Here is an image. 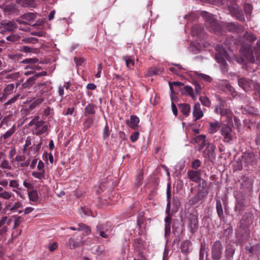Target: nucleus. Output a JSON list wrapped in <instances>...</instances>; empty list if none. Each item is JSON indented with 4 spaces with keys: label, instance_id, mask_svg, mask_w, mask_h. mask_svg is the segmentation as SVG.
<instances>
[{
    "label": "nucleus",
    "instance_id": "obj_10",
    "mask_svg": "<svg viewBox=\"0 0 260 260\" xmlns=\"http://www.w3.org/2000/svg\"><path fill=\"white\" fill-rule=\"evenodd\" d=\"M236 252V245L230 241L225 246L224 257L226 260H233Z\"/></svg>",
    "mask_w": 260,
    "mask_h": 260
},
{
    "label": "nucleus",
    "instance_id": "obj_40",
    "mask_svg": "<svg viewBox=\"0 0 260 260\" xmlns=\"http://www.w3.org/2000/svg\"><path fill=\"white\" fill-rule=\"evenodd\" d=\"M79 212L82 217H83L82 213L85 216H93L91 210L85 207H81L79 209Z\"/></svg>",
    "mask_w": 260,
    "mask_h": 260
},
{
    "label": "nucleus",
    "instance_id": "obj_47",
    "mask_svg": "<svg viewBox=\"0 0 260 260\" xmlns=\"http://www.w3.org/2000/svg\"><path fill=\"white\" fill-rule=\"evenodd\" d=\"M162 72H163V69L160 68L154 69L151 68L148 71V74L150 76L153 75H156L160 74Z\"/></svg>",
    "mask_w": 260,
    "mask_h": 260
},
{
    "label": "nucleus",
    "instance_id": "obj_2",
    "mask_svg": "<svg viewBox=\"0 0 260 260\" xmlns=\"http://www.w3.org/2000/svg\"><path fill=\"white\" fill-rule=\"evenodd\" d=\"M215 49L216 51L215 53L216 60L220 64L222 70L223 72H226L228 71V64L225 59L230 60V55L221 45H216L215 46Z\"/></svg>",
    "mask_w": 260,
    "mask_h": 260
},
{
    "label": "nucleus",
    "instance_id": "obj_38",
    "mask_svg": "<svg viewBox=\"0 0 260 260\" xmlns=\"http://www.w3.org/2000/svg\"><path fill=\"white\" fill-rule=\"evenodd\" d=\"M28 198L30 201L32 202H37L38 200V192L36 190H33L28 193Z\"/></svg>",
    "mask_w": 260,
    "mask_h": 260
},
{
    "label": "nucleus",
    "instance_id": "obj_62",
    "mask_svg": "<svg viewBox=\"0 0 260 260\" xmlns=\"http://www.w3.org/2000/svg\"><path fill=\"white\" fill-rule=\"evenodd\" d=\"M20 37L16 35H11L6 37L7 40L10 42H16L19 40Z\"/></svg>",
    "mask_w": 260,
    "mask_h": 260
},
{
    "label": "nucleus",
    "instance_id": "obj_54",
    "mask_svg": "<svg viewBox=\"0 0 260 260\" xmlns=\"http://www.w3.org/2000/svg\"><path fill=\"white\" fill-rule=\"evenodd\" d=\"M200 100L204 106H206L207 107H209L210 106L211 102L207 97L201 96L200 98Z\"/></svg>",
    "mask_w": 260,
    "mask_h": 260
},
{
    "label": "nucleus",
    "instance_id": "obj_21",
    "mask_svg": "<svg viewBox=\"0 0 260 260\" xmlns=\"http://www.w3.org/2000/svg\"><path fill=\"white\" fill-rule=\"evenodd\" d=\"M39 59L37 58H26L20 61L21 63L28 64L25 67V69H35L37 66L35 63L38 62Z\"/></svg>",
    "mask_w": 260,
    "mask_h": 260
},
{
    "label": "nucleus",
    "instance_id": "obj_27",
    "mask_svg": "<svg viewBox=\"0 0 260 260\" xmlns=\"http://www.w3.org/2000/svg\"><path fill=\"white\" fill-rule=\"evenodd\" d=\"M96 109V106L94 105L88 104L85 107L84 110V115L88 116L89 115L95 113Z\"/></svg>",
    "mask_w": 260,
    "mask_h": 260
},
{
    "label": "nucleus",
    "instance_id": "obj_26",
    "mask_svg": "<svg viewBox=\"0 0 260 260\" xmlns=\"http://www.w3.org/2000/svg\"><path fill=\"white\" fill-rule=\"evenodd\" d=\"M39 117L38 116H36L32 119L29 123V126H34V129H38L42 126L44 124V122L43 120H39Z\"/></svg>",
    "mask_w": 260,
    "mask_h": 260
},
{
    "label": "nucleus",
    "instance_id": "obj_57",
    "mask_svg": "<svg viewBox=\"0 0 260 260\" xmlns=\"http://www.w3.org/2000/svg\"><path fill=\"white\" fill-rule=\"evenodd\" d=\"M23 220V218L21 216H16L14 220V225L13 230H15L20 224Z\"/></svg>",
    "mask_w": 260,
    "mask_h": 260
},
{
    "label": "nucleus",
    "instance_id": "obj_20",
    "mask_svg": "<svg viewBox=\"0 0 260 260\" xmlns=\"http://www.w3.org/2000/svg\"><path fill=\"white\" fill-rule=\"evenodd\" d=\"M187 175L188 178L193 182L199 183L201 180L200 170H189L187 172Z\"/></svg>",
    "mask_w": 260,
    "mask_h": 260
},
{
    "label": "nucleus",
    "instance_id": "obj_56",
    "mask_svg": "<svg viewBox=\"0 0 260 260\" xmlns=\"http://www.w3.org/2000/svg\"><path fill=\"white\" fill-rule=\"evenodd\" d=\"M205 244L204 243H201L200 250V260L204 259V254L205 253H207L205 251ZM206 254L207 255V253H206Z\"/></svg>",
    "mask_w": 260,
    "mask_h": 260
},
{
    "label": "nucleus",
    "instance_id": "obj_49",
    "mask_svg": "<svg viewBox=\"0 0 260 260\" xmlns=\"http://www.w3.org/2000/svg\"><path fill=\"white\" fill-rule=\"evenodd\" d=\"M22 4L24 7L35 8L36 4L34 0H22Z\"/></svg>",
    "mask_w": 260,
    "mask_h": 260
},
{
    "label": "nucleus",
    "instance_id": "obj_58",
    "mask_svg": "<svg viewBox=\"0 0 260 260\" xmlns=\"http://www.w3.org/2000/svg\"><path fill=\"white\" fill-rule=\"evenodd\" d=\"M109 233L110 232L108 228H106L105 231H100L99 232L100 236L106 239H108L109 238Z\"/></svg>",
    "mask_w": 260,
    "mask_h": 260
},
{
    "label": "nucleus",
    "instance_id": "obj_6",
    "mask_svg": "<svg viewBox=\"0 0 260 260\" xmlns=\"http://www.w3.org/2000/svg\"><path fill=\"white\" fill-rule=\"evenodd\" d=\"M84 235L83 233L75 234L69 240L68 245L70 249H74L77 247H79L84 244L83 237Z\"/></svg>",
    "mask_w": 260,
    "mask_h": 260
},
{
    "label": "nucleus",
    "instance_id": "obj_31",
    "mask_svg": "<svg viewBox=\"0 0 260 260\" xmlns=\"http://www.w3.org/2000/svg\"><path fill=\"white\" fill-rule=\"evenodd\" d=\"M190 245L191 242L188 240L182 242L181 245V252L184 254H188L189 253V247Z\"/></svg>",
    "mask_w": 260,
    "mask_h": 260
},
{
    "label": "nucleus",
    "instance_id": "obj_39",
    "mask_svg": "<svg viewBox=\"0 0 260 260\" xmlns=\"http://www.w3.org/2000/svg\"><path fill=\"white\" fill-rule=\"evenodd\" d=\"M165 232L167 233L170 232L171 230V215H167L165 219Z\"/></svg>",
    "mask_w": 260,
    "mask_h": 260
},
{
    "label": "nucleus",
    "instance_id": "obj_55",
    "mask_svg": "<svg viewBox=\"0 0 260 260\" xmlns=\"http://www.w3.org/2000/svg\"><path fill=\"white\" fill-rule=\"evenodd\" d=\"M22 54L20 53L10 54L9 55V58L13 60L14 61H19L22 58Z\"/></svg>",
    "mask_w": 260,
    "mask_h": 260
},
{
    "label": "nucleus",
    "instance_id": "obj_61",
    "mask_svg": "<svg viewBox=\"0 0 260 260\" xmlns=\"http://www.w3.org/2000/svg\"><path fill=\"white\" fill-rule=\"evenodd\" d=\"M33 50H34L33 48H32L30 47L27 46H22L19 49L20 51L23 52L24 53L32 52Z\"/></svg>",
    "mask_w": 260,
    "mask_h": 260
},
{
    "label": "nucleus",
    "instance_id": "obj_16",
    "mask_svg": "<svg viewBox=\"0 0 260 260\" xmlns=\"http://www.w3.org/2000/svg\"><path fill=\"white\" fill-rule=\"evenodd\" d=\"M232 128L227 125H225L221 128V134L224 138V141L230 142L232 140Z\"/></svg>",
    "mask_w": 260,
    "mask_h": 260
},
{
    "label": "nucleus",
    "instance_id": "obj_53",
    "mask_svg": "<svg viewBox=\"0 0 260 260\" xmlns=\"http://www.w3.org/2000/svg\"><path fill=\"white\" fill-rule=\"evenodd\" d=\"M252 9L253 7L250 4H246L244 6V12L247 16H250L251 15Z\"/></svg>",
    "mask_w": 260,
    "mask_h": 260
},
{
    "label": "nucleus",
    "instance_id": "obj_18",
    "mask_svg": "<svg viewBox=\"0 0 260 260\" xmlns=\"http://www.w3.org/2000/svg\"><path fill=\"white\" fill-rule=\"evenodd\" d=\"M256 37L252 32L246 31L243 36V44L249 45L251 46L253 42L256 40Z\"/></svg>",
    "mask_w": 260,
    "mask_h": 260
},
{
    "label": "nucleus",
    "instance_id": "obj_43",
    "mask_svg": "<svg viewBox=\"0 0 260 260\" xmlns=\"http://www.w3.org/2000/svg\"><path fill=\"white\" fill-rule=\"evenodd\" d=\"M45 171H34L32 173V176L36 178L41 180L45 178Z\"/></svg>",
    "mask_w": 260,
    "mask_h": 260
},
{
    "label": "nucleus",
    "instance_id": "obj_5",
    "mask_svg": "<svg viewBox=\"0 0 260 260\" xmlns=\"http://www.w3.org/2000/svg\"><path fill=\"white\" fill-rule=\"evenodd\" d=\"M241 54L250 62L256 63H259L260 62H258L255 58V54L254 53V50L253 51L251 48V46L249 45L246 44L244 43L243 44L241 48Z\"/></svg>",
    "mask_w": 260,
    "mask_h": 260
},
{
    "label": "nucleus",
    "instance_id": "obj_48",
    "mask_svg": "<svg viewBox=\"0 0 260 260\" xmlns=\"http://www.w3.org/2000/svg\"><path fill=\"white\" fill-rule=\"evenodd\" d=\"M47 129H48L47 125H44V124L40 128H38V129H35L36 130V131L35 132V134L37 136H39V135H42L47 132Z\"/></svg>",
    "mask_w": 260,
    "mask_h": 260
},
{
    "label": "nucleus",
    "instance_id": "obj_28",
    "mask_svg": "<svg viewBox=\"0 0 260 260\" xmlns=\"http://www.w3.org/2000/svg\"><path fill=\"white\" fill-rule=\"evenodd\" d=\"M179 108L181 113L185 116H187L189 115L190 110V107L188 104H180L178 105Z\"/></svg>",
    "mask_w": 260,
    "mask_h": 260
},
{
    "label": "nucleus",
    "instance_id": "obj_32",
    "mask_svg": "<svg viewBox=\"0 0 260 260\" xmlns=\"http://www.w3.org/2000/svg\"><path fill=\"white\" fill-rule=\"evenodd\" d=\"M199 184L198 185V190H202L204 192H207V194L209 193V187L208 186L207 182L204 179H202L199 181Z\"/></svg>",
    "mask_w": 260,
    "mask_h": 260
},
{
    "label": "nucleus",
    "instance_id": "obj_44",
    "mask_svg": "<svg viewBox=\"0 0 260 260\" xmlns=\"http://www.w3.org/2000/svg\"><path fill=\"white\" fill-rule=\"evenodd\" d=\"M78 226V227L77 228V230L78 231H85L86 234L87 235L89 234V233H90V232H91L90 229L88 226H86L85 224L79 223Z\"/></svg>",
    "mask_w": 260,
    "mask_h": 260
},
{
    "label": "nucleus",
    "instance_id": "obj_15",
    "mask_svg": "<svg viewBox=\"0 0 260 260\" xmlns=\"http://www.w3.org/2000/svg\"><path fill=\"white\" fill-rule=\"evenodd\" d=\"M225 28L231 32L241 33L244 30V27L236 23H228L225 25Z\"/></svg>",
    "mask_w": 260,
    "mask_h": 260
},
{
    "label": "nucleus",
    "instance_id": "obj_22",
    "mask_svg": "<svg viewBox=\"0 0 260 260\" xmlns=\"http://www.w3.org/2000/svg\"><path fill=\"white\" fill-rule=\"evenodd\" d=\"M242 160L247 165H252L256 161V157L253 153H246L242 156Z\"/></svg>",
    "mask_w": 260,
    "mask_h": 260
},
{
    "label": "nucleus",
    "instance_id": "obj_11",
    "mask_svg": "<svg viewBox=\"0 0 260 260\" xmlns=\"http://www.w3.org/2000/svg\"><path fill=\"white\" fill-rule=\"evenodd\" d=\"M10 222V219L6 216L3 217L0 220V237L2 238L8 232V225H9Z\"/></svg>",
    "mask_w": 260,
    "mask_h": 260
},
{
    "label": "nucleus",
    "instance_id": "obj_51",
    "mask_svg": "<svg viewBox=\"0 0 260 260\" xmlns=\"http://www.w3.org/2000/svg\"><path fill=\"white\" fill-rule=\"evenodd\" d=\"M201 1L206 2L208 3H211L213 5L217 6H223L224 4V0H200Z\"/></svg>",
    "mask_w": 260,
    "mask_h": 260
},
{
    "label": "nucleus",
    "instance_id": "obj_50",
    "mask_svg": "<svg viewBox=\"0 0 260 260\" xmlns=\"http://www.w3.org/2000/svg\"><path fill=\"white\" fill-rule=\"evenodd\" d=\"M169 84L171 93H175L173 87V85L177 86H182L184 85V83L179 81H173L172 82H169Z\"/></svg>",
    "mask_w": 260,
    "mask_h": 260
},
{
    "label": "nucleus",
    "instance_id": "obj_9",
    "mask_svg": "<svg viewBox=\"0 0 260 260\" xmlns=\"http://www.w3.org/2000/svg\"><path fill=\"white\" fill-rule=\"evenodd\" d=\"M238 84L245 91L251 90L252 86L254 87L255 82L252 80L242 77L238 79Z\"/></svg>",
    "mask_w": 260,
    "mask_h": 260
},
{
    "label": "nucleus",
    "instance_id": "obj_19",
    "mask_svg": "<svg viewBox=\"0 0 260 260\" xmlns=\"http://www.w3.org/2000/svg\"><path fill=\"white\" fill-rule=\"evenodd\" d=\"M191 34L192 36H197L203 38L204 37L205 31L201 26L196 24L192 27Z\"/></svg>",
    "mask_w": 260,
    "mask_h": 260
},
{
    "label": "nucleus",
    "instance_id": "obj_7",
    "mask_svg": "<svg viewBox=\"0 0 260 260\" xmlns=\"http://www.w3.org/2000/svg\"><path fill=\"white\" fill-rule=\"evenodd\" d=\"M223 246L219 240L216 241L212 246V260H220L222 257Z\"/></svg>",
    "mask_w": 260,
    "mask_h": 260
},
{
    "label": "nucleus",
    "instance_id": "obj_45",
    "mask_svg": "<svg viewBox=\"0 0 260 260\" xmlns=\"http://www.w3.org/2000/svg\"><path fill=\"white\" fill-rule=\"evenodd\" d=\"M255 58L258 62H260V40L256 43V46L254 47Z\"/></svg>",
    "mask_w": 260,
    "mask_h": 260
},
{
    "label": "nucleus",
    "instance_id": "obj_52",
    "mask_svg": "<svg viewBox=\"0 0 260 260\" xmlns=\"http://www.w3.org/2000/svg\"><path fill=\"white\" fill-rule=\"evenodd\" d=\"M12 197H14L13 193L8 191L5 190L3 193H0V198L5 200H10Z\"/></svg>",
    "mask_w": 260,
    "mask_h": 260
},
{
    "label": "nucleus",
    "instance_id": "obj_30",
    "mask_svg": "<svg viewBox=\"0 0 260 260\" xmlns=\"http://www.w3.org/2000/svg\"><path fill=\"white\" fill-rule=\"evenodd\" d=\"M216 208L219 218L221 220L224 218L222 206L220 200H216Z\"/></svg>",
    "mask_w": 260,
    "mask_h": 260
},
{
    "label": "nucleus",
    "instance_id": "obj_34",
    "mask_svg": "<svg viewBox=\"0 0 260 260\" xmlns=\"http://www.w3.org/2000/svg\"><path fill=\"white\" fill-rule=\"evenodd\" d=\"M44 101V99L43 98H39L36 100H35L29 105V109L32 110L35 109L36 107L40 105L41 104L43 103Z\"/></svg>",
    "mask_w": 260,
    "mask_h": 260
},
{
    "label": "nucleus",
    "instance_id": "obj_42",
    "mask_svg": "<svg viewBox=\"0 0 260 260\" xmlns=\"http://www.w3.org/2000/svg\"><path fill=\"white\" fill-rule=\"evenodd\" d=\"M171 184H168L167 186V208H171Z\"/></svg>",
    "mask_w": 260,
    "mask_h": 260
},
{
    "label": "nucleus",
    "instance_id": "obj_46",
    "mask_svg": "<svg viewBox=\"0 0 260 260\" xmlns=\"http://www.w3.org/2000/svg\"><path fill=\"white\" fill-rule=\"evenodd\" d=\"M221 125V123L218 122H212L210 123V131L213 133H216Z\"/></svg>",
    "mask_w": 260,
    "mask_h": 260
},
{
    "label": "nucleus",
    "instance_id": "obj_36",
    "mask_svg": "<svg viewBox=\"0 0 260 260\" xmlns=\"http://www.w3.org/2000/svg\"><path fill=\"white\" fill-rule=\"evenodd\" d=\"M16 131V126L14 125L10 129L7 131L3 136L2 137L5 140H6L11 137Z\"/></svg>",
    "mask_w": 260,
    "mask_h": 260
},
{
    "label": "nucleus",
    "instance_id": "obj_35",
    "mask_svg": "<svg viewBox=\"0 0 260 260\" xmlns=\"http://www.w3.org/2000/svg\"><path fill=\"white\" fill-rule=\"evenodd\" d=\"M134 246L138 250H142L144 248L143 240L141 238L136 239L134 241Z\"/></svg>",
    "mask_w": 260,
    "mask_h": 260
},
{
    "label": "nucleus",
    "instance_id": "obj_4",
    "mask_svg": "<svg viewBox=\"0 0 260 260\" xmlns=\"http://www.w3.org/2000/svg\"><path fill=\"white\" fill-rule=\"evenodd\" d=\"M227 5L229 12L232 16H235L241 21H244V15L237 4V0H227Z\"/></svg>",
    "mask_w": 260,
    "mask_h": 260
},
{
    "label": "nucleus",
    "instance_id": "obj_8",
    "mask_svg": "<svg viewBox=\"0 0 260 260\" xmlns=\"http://www.w3.org/2000/svg\"><path fill=\"white\" fill-rule=\"evenodd\" d=\"M208 194L206 191L198 190L197 193L189 200L188 204L190 206H199L203 203Z\"/></svg>",
    "mask_w": 260,
    "mask_h": 260
},
{
    "label": "nucleus",
    "instance_id": "obj_37",
    "mask_svg": "<svg viewBox=\"0 0 260 260\" xmlns=\"http://www.w3.org/2000/svg\"><path fill=\"white\" fill-rule=\"evenodd\" d=\"M37 17L36 14L34 13H27L22 16V18L27 21H31L35 20Z\"/></svg>",
    "mask_w": 260,
    "mask_h": 260
},
{
    "label": "nucleus",
    "instance_id": "obj_1",
    "mask_svg": "<svg viewBox=\"0 0 260 260\" xmlns=\"http://www.w3.org/2000/svg\"><path fill=\"white\" fill-rule=\"evenodd\" d=\"M254 216L251 212H246L239 221L236 236L240 241L248 239L250 235V226L253 223Z\"/></svg>",
    "mask_w": 260,
    "mask_h": 260
},
{
    "label": "nucleus",
    "instance_id": "obj_60",
    "mask_svg": "<svg viewBox=\"0 0 260 260\" xmlns=\"http://www.w3.org/2000/svg\"><path fill=\"white\" fill-rule=\"evenodd\" d=\"M20 96V95L19 94H17L16 95H14L12 98L8 100L5 103V106H8L15 103Z\"/></svg>",
    "mask_w": 260,
    "mask_h": 260
},
{
    "label": "nucleus",
    "instance_id": "obj_59",
    "mask_svg": "<svg viewBox=\"0 0 260 260\" xmlns=\"http://www.w3.org/2000/svg\"><path fill=\"white\" fill-rule=\"evenodd\" d=\"M14 87L15 86L14 84H8L4 89L5 94L6 95L9 94L14 89Z\"/></svg>",
    "mask_w": 260,
    "mask_h": 260
},
{
    "label": "nucleus",
    "instance_id": "obj_29",
    "mask_svg": "<svg viewBox=\"0 0 260 260\" xmlns=\"http://www.w3.org/2000/svg\"><path fill=\"white\" fill-rule=\"evenodd\" d=\"M10 187L13 188V191L16 192L17 194L20 195V192L19 190H21V188L19 187V184L18 181L16 180H11L10 181L9 183Z\"/></svg>",
    "mask_w": 260,
    "mask_h": 260
},
{
    "label": "nucleus",
    "instance_id": "obj_14",
    "mask_svg": "<svg viewBox=\"0 0 260 260\" xmlns=\"http://www.w3.org/2000/svg\"><path fill=\"white\" fill-rule=\"evenodd\" d=\"M215 146L213 144L208 143V145L204 151V154L206 157L209 159L215 158Z\"/></svg>",
    "mask_w": 260,
    "mask_h": 260
},
{
    "label": "nucleus",
    "instance_id": "obj_41",
    "mask_svg": "<svg viewBox=\"0 0 260 260\" xmlns=\"http://www.w3.org/2000/svg\"><path fill=\"white\" fill-rule=\"evenodd\" d=\"M0 168L2 169H6L8 170H10L12 169V166L9 161L6 159V158H4L3 161L0 164Z\"/></svg>",
    "mask_w": 260,
    "mask_h": 260
},
{
    "label": "nucleus",
    "instance_id": "obj_17",
    "mask_svg": "<svg viewBox=\"0 0 260 260\" xmlns=\"http://www.w3.org/2000/svg\"><path fill=\"white\" fill-rule=\"evenodd\" d=\"M245 208V201L243 198H239L237 199L235 204V211L238 213L239 216L242 214Z\"/></svg>",
    "mask_w": 260,
    "mask_h": 260
},
{
    "label": "nucleus",
    "instance_id": "obj_12",
    "mask_svg": "<svg viewBox=\"0 0 260 260\" xmlns=\"http://www.w3.org/2000/svg\"><path fill=\"white\" fill-rule=\"evenodd\" d=\"M188 225L189 231L192 234H194L196 232L198 228V220L197 215L194 214L190 215Z\"/></svg>",
    "mask_w": 260,
    "mask_h": 260
},
{
    "label": "nucleus",
    "instance_id": "obj_3",
    "mask_svg": "<svg viewBox=\"0 0 260 260\" xmlns=\"http://www.w3.org/2000/svg\"><path fill=\"white\" fill-rule=\"evenodd\" d=\"M201 15L206 22V27L210 31L217 33L220 31V26L218 24L217 20L214 18L213 14L204 11L201 12Z\"/></svg>",
    "mask_w": 260,
    "mask_h": 260
},
{
    "label": "nucleus",
    "instance_id": "obj_13",
    "mask_svg": "<svg viewBox=\"0 0 260 260\" xmlns=\"http://www.w3.org/2000/svg\"><path fill=\"white\" fill-rule=\"evenodd\" d=\"M46 75L47 72L45 71H43L40 73L35 74L32 77H30L27 79L26 82L23 84V87L26 88L31 86L35 83L36 80L38 78L43 76H46Z\"/></svg>",
    "mask_w": 260,
    "mask_h": 260
},
{
    "label": "nucleus",
    "instance_id": "obj_25",
    "mask_svg": "<svg viewBox=\"0 0 260 260\" xmlns=\"http://www.w3.org/2000/svg\"><path fill=\"white\" fill-rule=\"evenodd\" d=\"M139 122V118L136 115H132L130 117V120L126 121V124L133 129H136Z\"/></svg>",
    "mask_w": 260,
    "mask_h": 260
},
{
    "label": "nucleus",
    "instance_id": "obj_33",
    "mask_svg": "<svg viewBox=\"0 0 260 260\" xmlns=\"http://www.w3.org/2000/svg\"><path fill=\"white\" fill-rule=\"evenodd\" d=\"M180 91L182 95L187 94L193 99H194V95L193 92V90L190 86H185L183 88L181 89Z\"/></svg>",
    "mask_w": 260,
    "mask_h": 260
},
{
    "label": "nucleus",
    "instance_id": "obj_24",
    "mask_svg": "<svg viewBox=\"0 0 260 260\" xmlns=\"http://www.w3.org/2000/svg\"><path fill=\"white\" fill-rule=\"evenodd\" d=\"M3 28L4 30H3L1 32L2 34L4 33V31H12L16 28L18 27L16 23L13 21H10L7 22H5L3 23Z\"/></svg>",
    "mask_w": 260,
    "mask_h": 260
},
{
    "label": "nucleus",
    "instance_id": "obj_63",
    "mask_svg": "<svg viewBox=\"0 0 260 260\" xmlns=\"http://www.w3.org/2000/svg\"><path fill=\"white\" fill-rule=\"evenodd\" d=\"M19 77V72H16L7 75L6 78L7 79H12L13 80L17 79Z\"/></svg>",
    "mask_w": 260,
    "mask_h": 260
},
{
    "label": "nucleus",
    "instance_id": "obj_23",
    "mask_svg": "<svg viewBox=\"0 0 260 260\" xmlns=\"http://www.w3.org/2000/svg\"><path fill=\"white\" fill-rule=\"evenodd\" d=\"M193 115L196 117L195 121L201 118L203 116V112L201 109V106L199 103H196L193 108Z\"/></svg>",
    "mask_w": 260,
    "mask_h": 260
},
{
    "label": "nucleus",
    "instance_id": "obj_64",
    "mask_svg": "<svg viewBox=\"0 0 260 260\" xmlns=\"http://www.w3.org/2000/svg\"><path fill=\"white\" fill-rule=\"evenodd\" d=\"M197 75L199 77H200L201 79H204L206 81H208V82H211V78L208 75H205V74H202V73H197Z\"/></svg>",
    "mask_w": 260,
    "mask_h": 260
}]
</instances>
